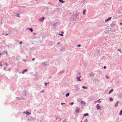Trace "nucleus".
I'll return each mask as SVG.
<instances>
[{
	"label": "nucleus",
	"instance_id": "3",
	"mask_svg": "<svg viewBox=\"0 0 122 122\" xmlns=\"http://www.w3.org/2000/svg\"><path fill=\"white\" fill-rule=\"evenodd\" d=\"M80 108L78 107H76V109L75 112L77 113H78L79 112V110Z\"/></svg>",
	"mask_w": 122,
	"mask_h": 122
},
{
	"label": "nucleus",
	"instance_id": "4",
	"mask_svg": "<svg viewBox=\"0 0 122 122\" xmlns=\"http://www.w3.org/2000/svg\"><path fill=\"white\" fill-rule=\"evenodd\" d=\"M45 19L44 17H42L39 19V20L40 21L42 22Z\"/></svg>",
	"mask_w": 122,
	"mask_h": 122
},
{
	"label": "nucleus",
	"instance_id": "48",
	"mask_svg": "<svg viewBox=\"0 0 122 122\" xmlns=\"http://www.w3.org/2000/svg\"><path fill=\"white\" fill-rule=\"evenodd\" d=\"M73 20H75V19L74 18H73Z\"/></svg>",
	"mask_w": 122,
	"mask_h": 122
},
{
	"label": "nucleus",
	"instance_id": "7",
	"mask_svg": "<svg viewBox=\"0 0 122 122\" xmlns=\"http://www.w3.org/2000/svg\"><path fill=\"white\" fill-rule=\"evenodd\" d=\"M112 18L111 17H110L108 18L107 19H106L105 20V21L106 22H107L109 20H110Z\"/></svg>",
	"mask_w": 122,
	"mask_h": 122
},
{
	"label": "nucleus",
	"instance_id": "37",
	"mask_svg": "<svg viewBox=\"0 0 122 122\" xmlns=\"http://www.w3.org/2000/svg\"><path fill=\"white\" fill-rule=\"evenodd\" d=\"M22 8H25V6H20Z\"/></svg>",
	"mask_w": 122,
	"mask_h": 122
},
{
	"label": "nucleus",
	"instance_id": "31",
	"mask_svg": "<svg viewBox=\"0 0 122 122\" xmlns=\"http://www.w3.org/2000/svg\"><path fill=\"white\" fill-rule=\"evenodd\" d=\"M59 34L62 36H63V35L62 34L59 33Z\"/></svg>",
	"mask_w": 122,
	"mask_h": 122
},
{
	"label": "nucleus",
	"instance_id": "38",
	"mask_svg": "<svg viewBox=\"0 0 122 122\" xmlns=\"http://www.w3.org/2000/svg\"><path fill=\"white\" fill-rule=\"evenodd\" d=\"M22 43V42L21 41H20L19 43L20 44H21Z\"/></svg>",
	"mask_w": 122,
	"mask_h": 122
},
{
	"label": "nucleus",
	"instance_id": "15",
	"mask_svg": "<svg viewBox=\"0 0 122 122\" xmlns=\"http://www.w3.org/2000/svg\"><path fill=\"white\" fill-rule=\"evenodd\" d=\"M64 71H65L64 70H63L61 71H60L58 73L62 74L64 72Z\"/></svg>",
	"mask_w": 122,
	"mask_h": 122
},
{
	"label": "nucleus",
	"instance_id": "27",
	"mask_svg": "<svg viewBox=\"0 0 122 122\" xmlns=\"http://www.w3.org/2000/svg\"><path fill=\"white\" fill-rule=\"evenodd\" d=\"M82 88L84 89H86L87 88V87L83 86H82Z\"/></svg>",
	"mask_w": 122,
	"mask_h": 122
},
{
	"label": "nucleus",
	"instance_id": "26",
	"mask_svg": "<svg viewBox=\"0 0 122 122\" xmlns=\"http://www.w3.org/2000/svg\"><path fill=\"white\" fill-rule=\"evenodd\" d=\"M106 77L107 79H108L109 77V76H108L107 75H106Z\"/></svg>",
	"mask_w": 122,
	"mask_h": 122
},
{
	"label": "nucleus",
	"instance_id": "58",
	"mask_svg": "<svg viewBox=\"0 0 122 122\" xmlns=\"http://www.w3.org/2000/svg\"><path fill=\"white\" fill-rule=\"evenodd\" d=\"M1 55V53H0V55Z\"/></svg>",
	"mask_w": 122,
	"mask_h": 122
},
{
	"label": "nucleus",
	"instance_id": "57",
	"mask_svg": "<svg viewBox=\"0 0 122 122\" xmlns=\"http://www.w3.org/2000/svg\"><path fill=\"white\" fill-rule=\"evenodd\" d=\"M48 3L49 4H51V3H50V2H49Z\"/></svg>",
	"mask_w": 122,
	"mask_h": 122
},
{
	"label": "nucleus",
	"instance_id": "40",
	"mask_svg": "<svg viewBox=\"0 0 122 122\" xmlns=\"http://www.w3.org/2000/svg\"><path fill=\"white\" fill-rule=\"evenodd\" d=\"M5 65H6V67L8 66V64L7 63H5Z\"/></svg>",
	"mask_w": 122,
	"mask_h": 122
},
{
	"label": "nucleus",
	"instance_id": "42",
	"mask_svg": "<svg viewBox=\"0 0 122 122\" xmlns=\"http://www.w3.org/2000/svg\"><path fill=\"white\" fill-rule=\"evenodd\" d=\"M16 98H17L18 100H20V98H19L18 97H16Z\"/></svg>",
	"mask_w": 122,
	"mask_h": 122
},
{
	"label": "nucleus",
	"instance_id": "22",
	"mask_svg": "<svg viewBox=\"0 0 122 122\" xmlns=\"http://www.w3.org/2000/svg\"><path fill=\"white\" fill-rule=\"evenodd\" d=\"M109 100L110 101H112L113 100V99L112 98L110 97L109 98Z\"/></svg>",
	"mask_w": 122,
	"mask_h": 122
},
{
	"label": "nucleus",
	"instance_id": "13",
	"mask_svg": "<svg viewBox=\"0 0 122 122\" xmlns=\"http://www.w3.org/2000/svg\"><path fill=\"white\" fill-rule=\"evenodd\" d=\"M27 69H26L23 70V71L22 72V73L24 74L25 72H26L27 71Z\"/></svg>",
	"mask_w": 122,
	"mask_h": 122
},
{
	"label": "nucleus",
	"instance_id": "62",
	"mask_svg": "<svg viewBox=\"0 0 122 122\" xmlns=\"http://www.w3.org/2000/svg\"><path fill=\"white\" fill-rule=\"evenodd\" d=\"M82 121H81L80 122H82Z\"/></svg>",
	"mask_w": 122,
	"mask_h": 122
},
{
	"label": "nucleus",
	"instance_id": "54",
	"mask_svg": "<svg viewBox=\"0 0 122 122\" xmlns=\"http://www.w3.org/2000/svg\"><path fill=\"white\" fill-rule=\"evenodd\" d=\"M35 34H36V33H34V34L35 35Z\"/></svg>",
	"mask_w": 122,
	"mask_h": 122
},
{
	"label": "nucleus",
	"instance_id": "6",
	"mask_svg": "<svg viewBox=\"0 0 122 122\" xmlns=\"http://www.w3.org/2000/svg\"><path fill=\"white\" fill-rule=\"evenodd\" d=\"M24 113H25V114L27 115H29L31 113H29L28 111H26L25 112H24Z\"/></svg>",
	"mask_w": 122,
	"mask_h": 122
},
{
	"label": "nucleus",
	"instance_id": "51",
	"mask_svg": "<svg viewBox=\"0 0 122 122\" xmlns=\"http://www.w3.org/2000/svg\"><path fill=\"white\" fill-rule=\"evenodd\" d=\"M60 44V43L59 42H58V43H57V44Z\"/></svg>",
	"mask_w": 122,
	"mask_h": 122
},
{
	"label": "nucleus",
	"instance_id": "35",
	"mask_svg": "<svg viewBox=\"0 0 122 122\" xmlns=\"http://www.w3.org/2000/svg\"><path fill=\"white\" fill-rule=\"evenodd\" d=\"M24 99V97L21 98H20V100H23Z\"/></svg>",
	"mask_w": 122,
	"mask_h": 122
},
{
	"label": "nucleus",
	"instance_id": "44",
	"mask_svg": "<svg viewBox=\"0 0 122 122\" xmlns=\"http://www.w3.org/2000/svg\"><path fill=\"white\" fill-rule=\"evenodd\" d=\"M17 16L18 17H19V14H18L17 15Z\"/></svg>",
	"mask_w": 122,
	"mask_h": 122
},
{
	"label": "nucleus",
	"instance_id": "8",
	"mask_svg": "<svg viewBox=\"0 0 122 122\" xmlns=\"http://www.w3.org/2000/svg\"><path fill=\"white\" fill-rule=\"evenodd\" d=\"M90 76L91 77H92L94 76V74L93 72H91L90 74Z\"/></svg>",
	"mask_w": 122,
	"mask_h": 122
},
{
	"label": "nucleus",
	"instance_id": "34",
	"mask_svg": "<svg viewBox=\"0 0 122 122\" xmlns=\"http://www.w3.org/2000/svg\"><path fill=\"white\" fill-rule=\"evenodd\" d=\"M22 60L23 61H25V62H26V60H25V59H23V60Z\"/></svg>",
	"mask_w": 122,
	"mask_h": 122
},
{
	"label": "nucleus",
	"instance_id": "46",
	"mask_svg": "<svg viewBox=\"0 0 122 122\" xmlns=\"http://www.w3.org/2000/svg\"><path fill=\"white\" fill-rule=\"evenodd\" d=\"M65 104V103H64L62 102V103H61V105H63L64 104Z\"/></svg>",
	"mask_w": 122,
	"mask_h": 122
},
{
	"label": "nucleus",
	"instance_id": "55",
	"mask_svg": "<svg viewBox=\"0 0 122 122\" xmlns=\"http://www.w3.org/2000/svg\"><path fill=\"white\" fill-rule=\"evenodd\" d=\"M0 66H2V65L1 64V65H0Z\"/></svg>",
	"mask_w": 122,
	"mask_h": 122
},
{
	"label": "nucleus",
	"instance_id": "50",
	"mask_svg": "<svg viewBox=\"0 0 122 122\" xmlns=\"http://www.w3.org/2000/svg\"><path fill=\"white\" fill-rule=\"evenodd\" d=\"M8 35V34H5V36H6V35Z\"/></svg>",
	"mask_w": 122,
	"mask_h": 122
},
{
	"label": "nucleus",
	"instance_id": "52",
	"mask_svg": "<svg viewBox=\"0 0 122 122\" xmlns=\"http://www.w3.org/2000/svg\"><path fill=\"white\" fill-rule=\"evenodd\" d=\"M5 67H4V70H5Z\"/></svg>",
	"mask_w": 122,
	"mask_h": 122
},
{
	"label": "nucleus",
	"instance_id": "16",
	"mask_svg": "<svg viewBox=\"0 0 122 122\" xmlns=\"http://www.w3.org/2000/svg\"><path fill=\"white\" fill-rule=\"evenodd\" d=\"M69 95H70V93H67L66 94L65 96L66 97H68Z\"/></svg>",
	"mask_w": 122,
	"mask_h": 122
},
{
	"label": "nucleus",
	"instance_id": "11",
	"mask_svg": "<svg viewBox=\"0 0 122 122\" xmlns=\"http://www.w3.org/2000/svg\"><path fill=\"white\" fill-rule=\"evenodd\" d=\"M43 63V65L44 66H46L47 65V64L46 62H44V63Z\"/></svg>",
	"mask_w": 122,
	"mask_h": 122
},
{
	"label": "nucleus",
	"instance_id": "9",
	"mask_svg": "<svg viewBox=\"0 0 122 122\" xmlns=\"http://www.w3.org/2000/svg\"><path fill=\"white\" fill-rule=\"evenodd\" d=\"M119 103L118 101H117L116 103H115V107H117V106L118 105Z\"/></svg>",
	"mask_w": 122,
	"mask_h": 122
},
{
	"label": "nucleus",
	"instance_id": "39",
	"mask_svg": "<svg viewBox=\"0 0 122 122\" xmlns=\"http://www.w3.org/2000/svg\"><path fill=\"white\" fill-rule=\"evenodd\" d=\"M66 121L65 120H64L62 122H66Z\"/></svg>",
	"mask_w": 122,
	"mask_h": 122
},
{
	"label": "nucleus",
	"instance_id": "60",
	"mask_svg": "<svg viewBox=\"0 0 122 122\" xmlns=\"http://www.w3.org/2000/svg\"><path fill=\"white\" fill-rule=\"evenodd\" d=\"M62 33H63V32H62Z\"/></svg>",
	"mask_w": 122,
	"mask_h": 122
},
{
	"label": "nucleus",
	"instance_id": "24",
	"mask_svg": "<svg viewBox=\"0 0 122 122\" xmlns=\"http://www.w3.org/2000/svg\"><path fill=\"white\" fill-rule=\"evenodd\" d=\"M81 104H85V102H84L83 101H81Z\"/></svg>",
	"mask_w": 122,
	"mask_h": 122
},
{
	"label": "nucleus",
	"instance_id": "28",
	"mask_svg": "<svg viewBox=\"0 0 122 122\" xmlns=\"http://www.w3.org/2000/svg\"><path fill=\"white\" fill-rule=\"evenodd\" d=\"M88 119H86L84 121V122H88Z\"/></svg>",
	"mask_w": 122,
	"mask_h": 122
},
{
	"label": "nucleus",
	"instance_id": "47",
	"mask_svg": "<svg viewBox=\"0 0 122 122\" xmlns=\"http://www.w3.org/2000/svg\"><path fill=\"white\" fill-rule=\"evenodd\" d=\"M35 59L34 58H33L32 59V60H33V61H34L35 60Z\"/></svg>",
	"mask_w": 122,
	"mask_h": 122
},
{
	"label": "nucleus",
	"instance_id": "45",
	"mask_svg": "<svg viewBox=\"0 0 122 122\" xmlns=\"http://www.w3.org/2000/svg\"><path fill=\"white\" fill-rule=\"evenodd\" d=\"M77 74L78 75H80L81 74L80 73V72H78L77 73Z\"/></svg>",
	"mask_w": 122,
	"mask_h": 122
},
{
	"label": "nucleus",
	"instance_id": "56",
	"mask_svg": "<svg viewBox=\"0 0 122 122\" xmlns=\"http://www.w3.org/2000/svg\"><path fill=\"white\" fill-rule=\"evenodd\" d=\"M118 13H121V12L120 11V12H118Z\"/></svg>",
	"mask_w": 122,
	"mask_h": 122
},
{
	"label": "nucleus",
	"instance_id": "33",
	"mask_svg": "<svg viewBox=\"0 0 122 122\" xmlns=\"http://www.w3.org/2000/svg\"><path fill=\"white\" fill-rule=\"evenodd\" d=\"M121 49H118L117 50L118 51H120L121 52Z\"/></svg>",
	"mask_w": 122,
	"mask_h": 122
},
{
	"label": "nucleus",
	"instance_id": "61",
	"mask_svg": "<svg viewBox=\"0 0 122 122\" xmlns=\"http://www.w3.org/2000/svg\"><path fill=\"white\" fill-rule=\"evenodd\" d=\"M84 117V116L83 117V118Z\"/></svg>",
	"mask_w": 122,
	"mask_h": 122
},
{
	"label": "nucleus",
	"instance_id": "36",
	"mask_svg": "<svg viewBox=\"0 0 122 122\" xmlns=\"http://www.w3.org/2000/svg\"><path fill=\"white\" fill-rule=\"evenodd\" d=\"M44 92V90H43L42 91H41L40 92Z\"/></svg>",
	"mask_w": 122,
	"mask_h": 122
},
{
	"label": "nucleus",
	"instance_id": "5",
	"mask_svg": "<svg viewBox=\"0 0 122 122\" xmlns=\"http://www.w3.org/2000/svg\"><path fill=\"white\" fill-rule=\"evenodd\" d=\"M81 77V76H80L79 77L78 76H77L76 77V79H77V81H81V79H80V78Z\"/></svg>",
	"mask_w": 122,
	"mask_h": 122
},
{
	"label": "nucleus",
	"instance_id": "2",
	"mask_svg": "<svg viewBox=\"0 0 122 122\" xmlns=\"http://www.w3.org/2000/svg\"><path fill=\"white\" fill-rule=\"evenodd\" d=\"M116 25V23L115 21H113L111 25V26L112 27H113L115 26Z\"/></svg>",
	"mask_w": 122,
	"mask_h": 122
},
{
	"label": "nucleus",
	"instance_id": "43",
	"mask_svg": "<svg viewBox=\"0 0 122 122\" xmlns=\"http://www.w3.org/2000/svg\"><path fill=\"white\" fill-rule=\"evenodd\" d=\"M106 68V66H104V67H103V68L104 69H105Z\"/></svg>",
	"mask_w": 122,
	"mask_h": 122
},
{
	"label": "nucleus",
	"instance_id": "12",
	"mask_svg": "<svg viewBox=\"0 0 122 122\" xmlns=\"http://www.w3.org/2000/svg\"><path fill=\"white\" fill-rule=\"evenodd\" d=\"M94 80L95 82H98L99 81L98 80L97 78H95L94 79Z\"/></svg>",
	"mask_w": 122,
	"mask_h": 122
},
{
	"label": "nucleus",
	"instance_id": "20",
	"mask_svg": "<svg viewBox=\"0 0 122 122\" xmlns=\"http://www.w3.org/2000/svg\"><path fill=\"white\" fill-rule=\"evenodd\" d=\"M86 10L85 9H84L83 11V14L84 15L85 14V12Z\"/></svg>",
	"mask_w": 122,
	"mask_h": 122
},
{
	"label": "nucleus",
	"instance_id": "19",
	"mask_svg": "<svg viewBox=\"0 0 122 122\" xmlns=\"http://www.w3.org/2000/svg\"><path fill=\"white\" fill-rule=\"evenodd\" d=\"M59 1L60 2L62 3H63L64 2L63 0H59Z\"/></svg>",
	"mask_w": 122,
	"mask_h": 122
},
{
	"label": "nucleus",
	"instance_id": "18",
	"mask_svg": "<svg viewBox=\"0 0 122 122\" xmlns=\"http://www.w3.org/2000/svg\"><path fill=\"white\" fill-rule=\"evenodd\" d=\"M88 115H89V114L87 113L84 114L83 115L84 116H88Z\"/></svg>",
	"mask_w": 122,
	"mask_h": 122
},
{
	"label": "nucleus",
	"instance_id": "59",
	"mask_svg": "<svg viewBox=\"0 0 122 122\" xmlns=\"http://www.w3.org/2000/svg\"><path fill=\"white\" fill-rule=\"evenodd\" d=\"M50 78H51V77H50Z\"/></svg>",
	"mask_w": 122,
	"mask_h": 122
},
{
	"label": "nucleus",
	"instance_id": "30",
	"mask_svg": "<svg viewBox=\"0 0 122 122\" xmlns=\"http://www.w3.org/2000/svg\"><path fill=\"white\" fill-rule=\"evenodd\" d=\"M74 103L73 102H72L70 104V105H72L74 104Z\"/></svg>",
	"mask_w": 122,
	"mask_h": 122
},
{
	"label": "nucleus",
	"instance_id": "10",
	"mask_svg": "<svg viewBox=\"0 0 122 122\" xmlns=\"http://www.w3.org/2000/svg\"><path fill=\"white\" fill-rule=\"evenodd\" d=\"M99 104H98L96 106V107H97V110H98L99 109H100L101 108V107L100 106H99Z\"/></svg>",
	"mask_w": 122,
	"mask_h": 122
},
{
	"label": "nucleus",
	"instance_id": "32",
	"mask_svg": "<svg viewBox=\"0 0 122 122\" xmlns=\"http://www.w3.org/2000/svg\"><path fill=\"white\" fill-rule=\"evenodd\" d=\"M81 45L80 44L78 45H77V47H80L81 46Z\"/></svg>",
	"mask_w": 122,
	"mask_h": 122
},
{
	"label": "nucleus",
	"instance_id": "14",
	"mask_svg": "<svg viewBox=\"0 0 122 122\" xmlns=\"http://www.w3.org/2000/svg\"><path fill=\"white\" fill-rule=\"evenodd\" d=\"M113 89H112L111 90L108 92L109 94H111L113 91Z\"/></svg>",
	"mask_w": 122,
	"mask_h": 122
},
{
	"label": "nucleus",
	"instance_id": "17",
	"mask_svg": "<svg viewBox=\"0 0 122 122\" xmlns=\"http://www.w3.org/2000/svg\"><path fill=\"white\" fill-rule=\"evenodd\" d=\"M76 89L77 90V91L79 90L80 89V88L78 87L77 86H76Z\"/></svg>",
	"mask_w": 122,
	"mask_h": 122
},
{
	"label": "nucleus",
	"instance_id": "1",
	"mask_svg": "<svg viewBox=\"0 0 122 122\" xmlns=\"http://www.w3.org/2000/svg\"><path fill=\"white\" fill-rule=\"evenodd\" d=\"M72 16L74 17L78 18L79 17V13H74L73 14Z\"/></svg>",
	"mask_w": 122,
	"mask_h": 122
},
{
	"label": "nucleus",
	"instance_id": "41",
	"mask_svg": "<svg viewBox=\"0 0 122 122\" xmlns=\"http://www.w3.org/2000/svg\"><path fill=\"white\" fill-rule=\"evenodd\" d=\"M100 99H99V100H97V101H95V102H99V100H100Z\"/></svg>",
	"mask_w": 122,
	"mask_h": 122
},
{
	"label": "nucleus",
	"instance_id": "49",
	"mask_svg": "<svg viewBox=\"0 0 122 122\" xmlns=\"http://www.w3.org/2000/svg\"><path fill=\"white\" fill-rule=\"evenodd\" d=\"M120 24L121 25H122V23H120Z\"/></svg>",
	"mask_w": 122,
	"mask_h": 122
},
{
	"label": "nucleus",
	"instance_id": "23",
	"mask_svg": "<svg viewBox=\"0 0 122 122\" xmlns=\"http://www.w3.org/2000/svg\"><path fill=\"white\" fill-rule=\"evenodd\" d=\"M122 114V109L120 111L119 113V115H121Z\"/></svg>",
	"mask_w": 122,
	"mask_h": 122
},
{
	"label": "nucleus",
	"instance_id": "29",
	"mask_svg": "<svg viewBox=\"0 0 122 122\" xmlns=\"http://www.w3.org/2000/svg\"><path fill=\"white\" fill-rule=\"evenodd\" d=\"M49 83V82H48V83H46V82H45V83H44L45 85V86H47V84H48V83Z\"/></svg>",
	"mask_w": 122,
	"mask_h": 122
},
{
	"label": "nucleus",
	"instance_id": "21",
	"mask_svg": "<svg viewBox=\"0 0 122 122\" xmlns=\"http://www.w3.org/2000/svg\"><path fill=\"white\" fill-rule=\"evenodd\" d=\"M61 50L62 51H65L64 48V47L62 48L61 49Z\"/></svg>",
	"mask_w": 122,
	"mask_h": 122
},
{
	"label": "nucleus",
	"instance_id": "25",
	"mask_svg": "<svg viewBox=\"0 0 122 122\" xmlns=\"http://www.w3.org/2000/svg\"><path fill=\"white\" fill-rule=\"evenodd\" d=\"M29 30L31 32H32L33 31V30L32 28H30L29 29Z\"/></svg>",
	"mask_w": 122,
	"mask_h": 122
},
{
	"label": "nucleus",
	"instance_id": "53",
	"mask_svg": "<svg viewBox=\"0 0 122 122\" xmlns=\"http://www.w3.org/2000/svg\"><path fill=\"white\" fill-rule=\"evenodd\" d=\"M2 35H4V33H2Z\"/></svg>",
	"mask_w": 122,
	"mask_h": 122
}]
</instances>
